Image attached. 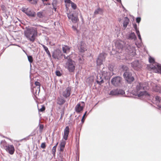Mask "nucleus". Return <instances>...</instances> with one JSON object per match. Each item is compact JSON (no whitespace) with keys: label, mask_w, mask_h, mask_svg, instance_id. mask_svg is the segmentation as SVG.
Here are the masks:
<instances>
[{"label":"nucleus","mask_w":161,"mask_h":161,"mask_svg":"<svg viewBox=\"0 0 161 161\" xmlns=\"http://www.w3.org/2000/svg\"><path fill=\"white\" fill-rule=\"evenodd\" d=\"M128 38L130 40H136V37L135 33L134 32H131L129 34L128 36Z\"/></svg>","instance_id":"4be33fe9"},{"label":"nucleus","mask_w":161,"mask_h":161,"mask_svg":"<svg viewBox=\"0 0 161 161\" xmlns=\"http://www.w3.org/2000/svg\"><path fill=\"white\" fill-rule=\"evenodd\" d=\"M121 69L124 72L123 76L125 81L127 83L131 84L135 80L134 77L131 72L129 69L128 67L125 65H122Z\"/></svg>","instance_id":"f257e3e1"},{"label":"nucleus","mask_w":161,"mask_h":161,"mask_svg":"<svg viewBox=\"0 0 161 161\" xmlns=\"http://www.w3.org/2000/svg\"><path fill=\"white\" fill-rule=\"evenodd\" d=\"M139 39L140 40L141 42H142V39L141 37V35H138L137 36Z\"/></svg>","instance_id":"5fc2aeb1"},{"label":"nucleus","mask_w":161,"mask_h":161,"mask_svg":"<svg viewBox=\"0 0 161 161\" xmlns=\"http://www.w3.org/2000/svg\"><path fill=\"white\" fill-rule=\"evenodd\" d=\"M129 19L127 17L124 18V20L123 22V27L125 29L129 23Z\"/></svg>","instance_id":"aec40b11"},{"label":"nucleus","mask_w":161,"mask_h":161,"mask_svg":"<svg viewBox=\"0 0 161 161\" xmlns=\"http://www.w3.org/2000/svg\"><path fill=\"white\" fill-rule=\"evenodd\" d=\"M46 147V143L45 142L42 143L41 145V147L42 148L44 149Z\"/></svg>","instance_id":"37998d69"},{"label":"nucleus","mask_w":161,"mask_h":161,"mask_svg":"<svg viewBox=\"0 0 161 161\" xmlns=\"http://www.w3.org/2000/svg\"><path fill=\"white\" fill-rule=\"evenodd\" d=\"M131 66L136 70H138L141 67V65L138 60H135L131 63Z\"/></svg>","instance_id":"9d476101"},{"label":"nucleus","mask_w":161,"mask_h":161,"mask_svg":"<svg viewBox=\"0 0 161 161\" xmlns=\"http://www.w3.org/2000/svg\"><path fill=\"white\" fill-rule=\"evenodd\" d=\"M66 68L68 69L69 72H73L75 71V62L72 59L69 58L66 63Z\"/></svg>","instance_id":"20e7f679"},{"label":"nucleus","mask_w":161,"mask_h":161,"mask_svg":"<svg viewBox=\"0 0 161 161\" xmlns=\"http://www.w3.org/2000/svg\"><path fill=\"white\" fill-rule=\"evenodd\" d=\"M64 53H66L67 51L69 50L70 48L67 46H64L62 47Z\"/></svg>","instance_id":"c85d7f7f"},{"label":"nucleus","mask_w":161,"mask_h":161,"mask_svg":"<svg viewBox=\"0 0 161 161\" xmlns=\"http://www.w3.org/2000/svg\"><path fill=\"white\" fill-rule=\"evenodd\" d=\"M64 111H63L61 113V117L59 119L60 120L62 119V117L64 116Z\"/></svg>","instance_id":"8fccbe9b"},{"label":"nucleus","mask_w":161,"mask_h":161,"mask_svg":"<svg viewBox=\"0 0 161 161\" xmlns=\"http://www.w3.org/2000/svg\"><path fill=\"white\" fill-rule=\"evenodd\" d=\"M35 85L36 86H37V87H36V88L38 89V94L40 92V84L39 82H38L37 81H36L35 82Z\"/></svg>","instance_id":"cd10ccee"},{"label":"nucleus","mask_w":161,"mask_h":161,"mask_svg":"<svg viewBox=\"0 0 161 161\" xmlns=\"http://www.w3.org/2000/svg\"><path fill=\"white\" fill-rule=\"evenodd\" d=\"M151 69H157L158 72L161 74V64L156 63L155 64V65L151 67Z\"/></svg>","instance_id":"a211bd4d"},{"label":"nucleus","mask_w":161,"mask_h":161,"mask_svg":"<svg viewBox=\"0 0 161 161\" xmlns=\"http://www.w3.org/2000/svg\"><path fill=\"white\" fill-rule=\"evenodd\" d=\"M105 59L104 54L101 53L98 56L97 59V64L98 66H100L103 64V61Z\"/></svg>","instance_id":"1a4fd4ad"},{"label":"nucleus","mask_w":161,"mask_h":161,"mask_svg":"<svg viewBox=\"0 0 161 161\" xmlns=\"http://www.w3.org/2000/svg\"><path fill=\"white\" fill-rule=\"evenodd\" d=\"M78 49L80 53H84L87 50L86 46L83 41H81L78 45Z\"/></svg>","instance_id":"0eeeda50"},{"label":"nucleus","mask_w":161,"mask_h":161,"mask_svg":"<svg viewBox=\"0 0 161 161\" xmlns=\"http://www.w3.org/2000/svg\"><path fill=\"white\" fill-rule=\"evenodd\" d=\"M133 27L135 29V30H138V29L137 28V25L136 24H133Z\"/></svg>","instance_id":"09e8293b"},{"label":"nucleus","mask_w":161,"mask_h":161,"mask_svg":"<svg viewBox=\"0 0 161 161\" xmlns=\"http://www.w3.org/2000/svg\"><path fill=\"white\" fill-rule=\"evenodd\" d=\"M97 80H96V81L99 85H101L104 83L103 79H102V77L100 76V78L99 79L98 76H97Z\"/></svg>","instance_id":"b1692460"},{"label":"nucleus","mask_w":161,"mask_h":161,"mask_svg":"<svg viewBox=\"0 0 161 161\" xmlns=\"http://www.w3.org/2000/svg\"><path fill=\"white\" fill-rule=\"evenodd\" d=\"M149 61L150 63H154L155 60L153 58L150 57L149 59Z\"/></svg>","instance_id":"58836bf2"},{"label":"nucleus","mask_w":161,"mask_h":161,"mask_svg":"<svg viewBox=\"0 0 161 161\" xmlns=\"http://www.w3.org/2000/svg\"><path fill=\"white\" fill-rule=\"evenodd\" d=\"M109 94L111 95H118L117 89L111 90Z\"/></svg>","instance_id":"a878e982"},{"label":"nucleus","mask_w":161,"mask_h":161,"mask_svg":"<svg viewBox=\"0 0 161 161\" xmlns=\"http://www.w3.org/2000/svg\"><path fill=\"white\" fill-rule=\"evenodd\" d=\"M65 102V100L63 97H58L57 99V103L58 104L61 106L63 105Z\"/></svg>","instance_id":"6ab92c4d"},{"label":"nucleus","mask_w":161,"mask_h":161,"mask_svg":"<svg viewBox=\"0 0 161 161\" xmlns=\"http://www.w3.org/2000/svg\"><path fill=\"white\" fill-rule=\"evenodd\" d=\"M103 71V73H101L103 76L106 79H109L111 76V72L108 71Z\"/></svg>","instance_id":"f3484780"},{"label":"nucleus","mask_w":161,"mask_h":161,"mask_svg":"<svg viewBox=\"0 0 161 161\" xmlns=\"http://www.w3.org/2000/svg\"><path fill=\"white\" fill-rule=\"evenodd\" d=\"M71 91L70 87H67L64 91H63L62 94L63 96L65 98H67L70 95Z\"/></svg>","instance_id":"f8f14e48"},{"label":"nucleus","mask_w":161,"mask_h":161,"mask_svg":"<svg viewBox=\"0 0 161 161\" xmlns=\"http://www.w3.org/2000/svg\"><path fill=\"white\" fill-rule=\"evenodd\" d=\"M128 50L129 53L132 55L134 56L136 54V50L135 47L131 46H129Z\"/></svg>","instance_id":"dca6fc26"},{"label":"nucleus","mask_w":161,"mask_h":161,"mask_svg":"<svg viewBox=\"0 0 161 161\" xmlns=\"http://www.w3.org/2000/svg\"><path fill=\"white\" fill-rule=\"evenodd\" d=\"M45 107L43 105L42 106V107L41 108L39 109L38 108V110L39 111L41 112L44 111L45 110Z\"/></svg>","instance_id":"a19ab883"},{"label":"nucleus","mask_w":161,"mask_h":161,"mask_svg":"<svg viewBox=\"0 0 161 161\" xmlns=\"http://www.w3.org/2000/svg\"><path fill=\"white\" fill-rule=\"evenodd\" d=\"M77 139H78V144H79V137H78V138L76 137V141H77Z\"/></svg>","instance_id":"bf43d9fd"},{"label":"nucleus","mask_w":161,"mask_h":161,"mask_svg":"<svg viewBox=\"0 0 161 161\" xmlns=\"http://www.w3.org/2000/svg\"><path fill=\"white\" fill-rule=\"evenodd\" d=\"M42 45L44 48V50L45 51L46 53L47 54L48 57L49 58H51V53L48 49V48L45 45L43 44H42Z\"/></svg>","instance_id":"412c9836"},{"label":"nucleus","mask_w":161,"mask_h":161,"mask_svg":"<svg viewBox=\"0 0 161 161\" xmlns=\"http://www.w3.org/2000/svg\"><path fill=\"white\" fill-rule=\"evenodd\" d=\"M4 5H2L1 6V8H2V9L3 10H4Z\"/></svg>","instance_id":"e2e57ef3"},{"label":"nucleus","mask_w":161,"mask_h":161,"mask_svg":"<svg viewBox=\"0 0 161 161\" xmlns=\"http://www.w3.org/2000/svg\"><path fill=\"white\" fill-rule=\"evenodd\" d=\"M36 14L37 17L39 18H42L44 17L42 12L40 11L38 12Z\"/></svg>","instance_id":"bb28decb"},{"label":"nucleus","mask_w":161,"mask_h":161,"mask_svg":"<svg viewBox=\"0 0 161 161\" xmlns=\"http://www.w3.org/2000/svg\"><path fill=\"white\" fill-rule=\"evenodd\" d=\"M69 133V127L68 126L66 127L64 130V135L63 138L65 140H67Z\"/></svg>","instance_id":"4468645a"},{"label":"nucleus","mask_w":161,"mask_h":161,"mask_svg":"<svg viewBox=\"0 0 161 161\" xmlns=\"http://www.w3.org/2000/svg\"><path fill=\"white\" fill-rule=\"evenodd\" d=\"M66 144V142L65 141L62 142L60 144V151H63L64 148L65 147Z\"/></svg>","instance_id":"5701e85b"},{"label":"nucleus","mask_w":161,"mask_h":161,"mask_svg":"<svg viewBox=\"0 0 161 161\" xmlns=\"http://www.w3.org/2000/svg\"><path fill=\"white\" fill-rule=\"evenodd\" d=\"M71 20L73 23H75L79 20V19L77 16H74Z\"/></svg>","instance_id":"c756f323"},{"label":"nucleus","mask_w":161,"mask_h":161,"mask_svg":"<svg viewBox=\"0 0 161 161\" xmlns=\"http://www.w3.org/2000/svg\"><path fill=\"white\" fill-rule=\"evenodd\" d=\"M84 119V118L82 117V119H81V122L82 123H83L84 122V120L85 119Z\"/></svg>","instance_id":"680f3d73"},{"label":"nucleus","mask_w":161,"mask_h":161,"mask_svg":"<svg viewBox=\"0 0 161 161\" xmlns=\"http://www.w3.org/2000/svg\"><path fill=\"white\" fill-rule=\"evenodd\" d=\"M155 99L157 102L160 103V97L159 96H156L155 97Z\"/></svg>","instance_id":"79ce46f5"},{"label":"nucleus","mask_w":161,"mask_h":161,"mask_svg":"<svg viewBox=\"0 0 161 161\" xmlns=\"http://www.w3.org/2000/svg\"><path fill=\"white\" fill-rule=\"evenodd\" d=\"M55 74L57 76H60L62 74L59 70H57L55 72Z\"/></svg>","instance_id":"ea45409f"},{"label":"nucleus","mask_w":161,"mask_h":161,"mask_svg":"<svg viewBox=\"0 0 161 161\" xmlns=\"http://www.w3.org/2000/svg\"><path fill=\"white\" fill-rule=\"evenodd\" d=\"M37 89H38L36 88V87L34 88L33 89L32 88L31 91L32 92H33V94L35 96H36V95H37Z\"/></svg>","instance_id":"c9c22d12"},{"label":"nucleus","mask_w":161,"mask_h":161,"mask_svg":"<svg viewBox=\"0 0 161 161\" xmlns=\"http://www.w3.org/2000/svg\"><path fill=\"white\" fill-rule=\"evenodd\" d=\"M116 1L119 3H121V0H116Z\"/></svg>","instance_id":"774afa93"},{"label":"nucleus","mask_w":161,"mask_h":161,"mask_svg":"<svg viewBox=\"0 0 161 161\" xmlns=\"http://www.w3.org/2000/svg\"><path fill=\"white\" fill-rule=\"evenodd\" d=\"M125 42L122 41H118L116 42L115 46L119 49H122L125 46Z\"/></svg>","instance_id":"ddd939ff"},{"label":"nucleus","mask_w":161,"mask_h":161,"mask_svg":"<svg viewBox=\"0 0 161 161\" xmlns=\"http://www.w3.org/2000/svg\"><path fill=\"white\" fill-rule=\"evenodd\" d=\"M29 137H30V136H27L26 137L24 138L22 140H29L30 139Z\"/></svg>","instance_id":"6e6d98bb"},{"label":"nucleus","mask_w":161,"mask_h":161,"mask_svg":"<svg viewBox=\"0 0 161 161\" xmlns=\"http://www.w3.org/2000/svg\"><path fill=\"white\" fill-rule=\"evenodd\" d=\"M44 127L43 125L42 124H40L39 125V128L40 130H42Z\"/></svg>","instance_id":"3c124183"},{"label":"nucleus","mask_w":161,"mask_h":161,"mask_svg":"<svg viewBox=\"0 0 161 161\" xmlns=\"http://www.w3.org/2000/svg\"><path fill=\"white\" fill-rule=\"evenodd\" d=\"M26 14L30 18L35 17L36 15V13L32 10H28Z\"/></svg>","instance_id":"2eb2a0df"},{"label":"nucleus","mask_w":161,"mask_h":161,"mask_svg":"<svg viewBox=\"0 0 161 161\" xmlns=\"http://www.w3.org/2000/svg\"><path fill=\"white\" fill-rule=\"evenodd\" d=\"M37 34V30L35 28L26 27V30L24 31V35L27 39L32 42L35 41Z\"/></svg>","instance_id":"f03ea898"},{"label":"nucleus","mask_w":161,"mask_h":161,"mask_svg":"<svg viewBox=\"0 0 161 161\" xmlns=\"http://www.w3.org/2000/svg\"><path fill=\"white\" fill-rule=\"evenodd\" d=\"M81 103L83 104L82 105H81L80 103H78L75 107V110L77 113H79L81 111H82L85 106V103L83 102H81Z\"/></svg>","instance_id":"9b49d317"},{"label":"nucleus","mask_w":161,"mask_h":161,"mask_svg":"<svg viewBox=\"0 0 161 161\" xmlns=\"http://www.w3.org/2000/svg\"><path fill=\"white\" fill-rule=\"evenodd\" d=\"M72 28L74 30H77L76 26L74 25L72 26Z\"/></svg>","instance_id":"13d9d810"},{"label":"nucleus","mask_w":161,"mask_h":161,"mask_svg":"<svg viewBox=\"0 0 161 161\" xmlns=\"http://www.w3.org/2000/svg\"><path fill=\"white\" fill-rule=\"evenodd\" d=\"M87 113V111H86L85 112V113H84V114L83 115V116H82V118H84V117H85V115Z\"/></svg>","instance_id":"052dcab7"},{"label":"nucleus","mask_w":161,"mask_h":161,"mask_svg":"<svg viewBox=\"0 0 161 161\" xmlns=\"http://www.w3.org/2000/svg\"><path fill=\"white\" fill-rule=\"evenodd\" d=\"M144 89V87L143 86V84L141 83H139V85L136 86V95L138 97H141L143 96H145V97L149 96V94L146 91H141Z\"/></svg>","instance_id":"7ed1b4c3"},{"label":"nucleus","mask_w":161,"mask_h":161,"mask_svg":"<svg viewBox=\"0 0 161 161\" xmlns=\"http://www.w3.org/2000/svg\"><path fill=\"white\" fill-rule=\"evenodd\" d=\"M63 56V53L59 49L54 50L52 53V57L55 59H60Z\"/></svg>","instance_id":"423d86ee"},{"label":"nucleus","mask_w":161,"mask_h":161,"mask_svg":"<svg viewBox=\"0 0 161 161\" xmlns=\"http://www.w3.org/2000/svg\"><path fill=\"white\" fill-rule=\"evenodd\" d=\"M103 71H108L107 68V67H104L102 69L101 71V73H103L104 72Z\"/></svg>","instance_id":"c03bdc74"},{"label":"nucleus","mask_w":161,"mask_h":161,"mask_svg":"<svg viewBox=\"0 0 161 161\" xmlns=\"http://www.w3.org/2000/svg\"><path fill=\"white\" fill-rule=\"evenodd\" d=\"M29 62L31 64L33 61V58L32 56H27Z\"/></svg>","instance_id":"f704fd0d"},{"label":"nucleus","mask_w":161,"mask_h":161,"mask_svg":"<svg viewBox=\"0 0 161 161\" xmlns=\"http://www.w3.org/2000/svg\"><path fill=\"white\" fill-rule=\"evenodd\" d=\"M70 4H71V7L73 9L75 10L76 8L77 5L75 3L72 2Z\"/></svg>","instance_id":"e433bc0d"},{"label":"nucleus","mask_w":161,"mask_h":161,"mask_svg":"<svg viewBox=\"0 0 161 161\" xmlns=\"http://www.w3.org/2000/svg\"><path fill=\"white\" fill-rule=\"evenodd\" d=\"M28 10V8H22V11L23 13H25L26 14V12H27Z\"/></svg>","instance_id":"49530a36"},{"label":"nucleus","mask_w":161,"mask_h":161,"mask_svg":"<svg viewBox=\"0 0 161 161\" xmlns=\"http://www.w3.org/2000/svg\"><path fill=\"white\" fill-rule=\"evenodd\" d=\"M141 20V18L140 17H138L136 19V22L137 23H139Z\"/></svg>","instance_id":"a18cd8bd"},{"label":"nucleus","mask_w":161,"mask_h":161,"mask_svg":"<svg viewBox=\"0 0 161 161\" xmlns=\"http://www.w3.org/2000/svg\"><path fill=\"white\" fill-rule=\"evenodd\" d=\"M34 135V134L33 133H32L30 135H29V136H33Z\"/></svg>","instance_id":"0e129e2a"},{"label":"nucleus","mask_w":161,"mask_h":161,"mask_svg":"<svg viewBox=\"0 0 161 161\" xmlns=\"http://www.w3.org/2000/svg\"><path fill=\"white\" fill-rule=\"evenodd\" d=\"M63 154L61 153L60 152L59 154H58V161H63Z\"/></svg>","instance_id":"393cba45"},{"label":"nucleus","mask_w":161,"mask_h":161,"mask_svg":"<svg viewBox=\"0 0 161 161\" xmlns=\"http://www.w3.org/2000/svg\"><path fill=\"white\" fill-rule=\"evenodd\" d=\"M80 17L81 18V19L82 20H83V17H82V15L81 14H80Z\"/></svg>","instance_id":"69168bd1"},{"label":"nucleus","mask_w":161,"mask_h":161,"mask_svg":"<svg viewBox=\"0 0 161 161\" xmlns=\"http://www.w3.org/2000/svg\"><path fill=\"white\" fill-rule=\"evenodd\" d=\"M118 95H123L125 94V91L122 89H117Z\"/></svg>","instance_id":"2f4dec72"},{"label":"nucleus","mask_w":161,"mask_h":161,"mask_svg":"<svg viewBox=\"0 0 161 161\" xmlns=\"http://www.w3.org/2000/svg\"><path fill=\"white\" fill-rule=\"evenodd\" d=\"M4 143L5 144L6 143V142L5 140H2L0 142V143L1 144L2 143Z\"/></svg>","instance_id":"4d7b16f0"},{"label":"nucleus","mask_w":161,"mask_h":161,"mask_svg":"<svg viewBox=\"0 0 161 161\" xmlns=\"http://www.w3.org/2000/svg\"><path fill=\"white\" fill-rule=\"evenodd\" d=\"M67 17L69 19L72 20L73 16H74L73 14H71L70 13L67 14Z\"/></svg>","instance_id":"4c0bfd02"},{"label":"nucleus","mask_w":161,"mask_h":161,"mask_svg":"<svg viewBox=\"0 0 161 161\" xmlns=\"http://www.w3.org/2000/svg\"><path fill=\"white\" fill-rule=\"evenodd\" d=\"M122 78L119 76H116L113 78L111 80V83L116 87H120L122 85Z\"/></svg>","instance_id":"39448f33"},{"label":"nucleus","mask_w":161,"mask_h":161,"mask_svg":"<svg viewBox=\"0 0 161 161\" xmlns=\"http://www.w3.org/2000/svg\"><path fill=\"white\" fill-rule=\"evenodd\" d=\"M52 5L53 8H54V7H56V3H54V2H53L52 3Z\"/></svg>","instance_id":"864d4df0"},{"label":"nucleus","mask_w":161,"mask_h":161,"mask_svg":"<svg viewBox=\"0 0 161 161\" xmlns=\"http://www.w3.org/2000/svg\"><path fill=\"white\" fill-rule=\"evenodd\" d=\"M136 34L137 35V36L140 35L139 31L138 30H136Z\"/></svg>","instance_id":"603ef678"},{"label":"nucleus","mask_w":161,"mask_h":161,"mask_svg":"<svg viewBox=\"0 0 161 161\" xmlns=\"http://www.w3.org/2000/svg\"><path fill=\"white\" fill-rule=\"evenodd\" d=\"M56 148L55 146H54L52 150V153L53 154L54 157H55V155L56 151Z\"/></svg>","instance_id":"473e14b6"},{"label":"nucleus","mask_w":161,"mask_h":161,"mask_svg":"<svg viewBox=\"0 0 161 161\" xmlns=\"http://www.w3.org/2000/svg\"><path fill=\"white\" fill-rule=\"evenodd\" d=\"M5 148L6 152L11 155L14 154L15 152V149L13 145L8 144L5 146Z\"/></svg>","instance_id":"6e6552de"},{"label":"nucleus","mask_w":161,"mask_h":161,"mask_svg":"<svg viewBox=\"0 0 161 161\" xmlns=\"http://www.w3.org/2000/svg\"><path fill=\"white\" fill-rule=\"evenodd\" d=\"M110 70V71H113V69L112 68H111V67H110V68H108Z\"/></svg>","instance_id":"338daca9"},{"label":"nucleus","mask_w":161,"mask_h":161,"mask_svg":"<svg viewBox=\"0 0 161 161\" xmlns=\"http://www.w3.org/2000/svg\"><path fill=\"white\" fill-rule=\"evenodd\" d=\"M64 1L65 3L68 4H70L72 2L71 0H64Z\"/></svg>","instance_id":"de8ad7c7"},{"label":"nucleus","mask_w":161,"mask_h":161,"mask_svg":"<svg viewBox=\"0 0 161 161\" xmlns=\"http://www.w3.org/2000/svg\"><path fill=\"white\" fill-rule=\"evenodd\" d=\"M103 10L100 8H98L97 9H96L94 12V14H97L99 13L100 12L102 13Z\"/></svg>","instance_id":"7c9ffc66"},{"label":"nucleus","mask_w":161,"mask_h":161,"mask_svg":"<svg viewBox=\"0 0 161 161\" xmlns=\"http://www.w3.org/2000/svg\"><path fill=\"white\" fill-rule=\"evenodd\" d=\"M154 91L156 92H161V87L156 86L155 88Z\"/></svg>","instance_id":"72a5a7b5"}]
</instances>
